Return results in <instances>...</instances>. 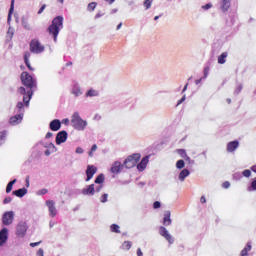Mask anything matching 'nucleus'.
<instances>
[{
    "mask_svg": "<svg viewBox=\"0 0 256 256\" xmlns=\"http://www.w3.org/2000/svg\"><path fill=\"white\" fill-rule=\"evenodd\" d=\"M95 173H97V167L93 166V165H88L87 169H86V181H91V179H93V175H95Z\"/></svg>",
    "mask_w": 256,
    "mask_h": 256,
    "instance_id": "obj_12",
    "label": "nucleus"
},
{
    "mask_svg": "<svg viewBox=\"0 0 256 256\" xmlns=\"http://www.w3.org/2000/svg\"><path fill=\"white\" fill-rule=\"evenodd\" d=\"M132 246H133V243H131V241H124L121 248L124 251H129V249H131Z\"/></svg>",
    "mask_w": 256,
    "mask_h": 256,
    "instance_id": "obj_29",
    "label": "nucleus"
},
{
    "mask_svg": "<svg viewBox=\"0 0 256 256\" xmlns=\"http://www.w3.org/2000/svg\"><path fill=\"white\" fill-rule=\"evenodd\" d=\"M71 93L72 95H74V97H81V95H83V91H81V86H79V84H74Z\"/></svg>",
    "mask_w": 256,
    "mask_h": 256,
    "instance_id": "obj_19",
    "label": "nucleus"
},
{
    "mask_svg": "<svg viewBox=\"0 0 256 256\" xmlns=\"http://www.w3.org/2000/svg\"><path fill=\"white\" fill-rule=\"evenodd\" d=\"M63 29V16H56L51 25L48 27V32L50 35H53V39L57 42V37L59 35V31Z\"/></svg>",
    "mask_w": 256,
    "mask_h": 256,
    "instance_id": "obj_2",
    "label": "nucleus"
},
{
    "mask_svg": "<svg viewBox=\"0 0 256 256\" xmlns=\"http://www.w3.org/2000/svg\"><path fill=\"white\" fill-rule=\"evenodd\" d=\"M108 197H109V194L105 193V194H103V195L100 197V201H101L102 203H107Z\"/></svg>",
    "mask_w": 256,
    "mask_h": 256,
    "instance_id": "obj_39",
    "label": "nucleus"
},
{
    "mask_svg": "<svg viewBox=\"0 0 256 256\" xmlns=\"http://www.w3.org/2000/svg\"><path fill=\"white\" fill-rule=\"evenodd\" d=\"M185 99H186V96L183 95V97L178 101L177 106L181 105V103H183Z\"/></svg>",
    "mask_w": 256,
    "mask_h": 256,
    "instance_id": "obj_56",
    "label": "nucleus"
},
{
    "mask_svg": "<svg viewBox=\"0 0 256 256\" xmlns=\"http://www.w3.org/2000/svg\"><path fill=\"white\" fill-rule=\"evenodd\" d=\"M85 97H99V91L91 88L85 93Z\"/></svg>",
    "mask_w": 256,
    "mask_h": 256,
    "instance_id": "obj_25",
    "label": "nucleus"
},
{
    "mask_svg": "<svg viewBox=\"0 0 256 256\" xmlns=\"http://www.w3.org/2000/svg\"><path fill=\"white\" fill-rule=\"evenodd\" d=\"M16 107H17V109H19L21 111L24 107L23 102H18Z\"/></svg>",
    "mask_w": 256,
    "mask_h": 256,
    "instance_id": "obj_51",
    "label": "nucleus"
},
{
    "mask_svg": "<svg viewBox=\"0 0 256 256\" xmlns=\"http://www.w3.org/2000/svg\"><path fill=\"white\" fill-rule=\"evenodd\" d=\"M242 175H243L244 177H251V170H249V169L244 170V171L242 172Z\"/></svg>",
    "mask_w": 256,
    "mask_h": 256,
    "instance_id": "obj_40",
    "label": "nucleus"
},
{
    "mask_svg": "<svg viewBox=\"0 0 256 256\" xmlns=\"http://www.w3.org/2000/svg\"><path fill=\"white\" fill-rule=\"evenodd\" d=\"M45 203H46V206L48 207L50 217H56L57 207H55V201L47 200Z\"/></svg>",
    "mask_w": 256,
    "mask_h": 256,
    "instance_id": "obj_9",
    "label": "nucleus"
},
{
    "mask_svg": "<svg viewBox=\"0 0 256 256\" xmlns=\"http://www.w3.org/2000/svg\"><path fill=\"white\" fill-rule=\"evenodd\" d=\"M14 7H15V0H12L9 13H8V23H11V15H13Z\"/></svg>",
    "mask_w": 256,
    "mask_h": 256,
    "instance_id": "obj_30",
    "label": "nucleus"
},
{
    "mask_svg": "<svg viewBox=\"0 0 256 256\" xmlns=\"http://www.w3.org/2000/svg\"><path fill=\"white\" fill-rule=\"evenodd\" d=\"M247 255H248L247 250L243 249V250L241 251V256H247Z\"/></svg>",
    "mask_w": 256,
    "mask_h": 256,
    "instance_id": "obj_61",
    "label": "nucleus"
},
{
    "mask_svg": "<svg viewBox=\"0 0 256 256\" xmlns=\"http://www.w3.org/2000/svg\"><path fill=\"white\" fill-rule=\"evenodd\" d=\"M12 195H15L16 197H25L27 195V189L26 188H20L16 191L12 192Z\"/></svg>",
    "mask_w": 256,
    "mask_h": 256,
    "instance_id": "obj_23",
    "label": "nucleus"
},
{
    "mask_svg": "<svg viewBox=\"0 0 256 256\" xmlns=\"http://www.w3.org/2000/svg\"><path fill=\"white\" fill-rule=\"evenodd\" d=\"M223 187H224V189H229V187H231V183L226 181L223 183Z\"/></svg>",
    "mask_w": 256,
    "mask_h": 256,
    "instance_id": "obj_53",
    "label": "nucleus"
},
{
    "mask_svg": "<svg viewBox=\"0 0 256 256\" xmlns=\"http://www.w3.org/2000/svg\"><path fill=\"white\" fill-rule=\"evenodd\" d=\"M14 219H15V212L7 211L2 216V223L3 225H6V226L12 225Z\"/></svg>",
    "mask_w": 256,
    "mask_h": 256,
    "instance_id": "obj_7",
    "label": "nucleus"
},
{
    "mask_svg": "<svg viewBox=\"0 0 256 256\" xmlns=\"http://www.w3.org/2000/svg\"><path fill=\"white\" fill-rule=\"evenodd\" d=\"M177 153L183 158L185 159L187 157V152L184 149H178Z\"/></svg>",
    "mask_w": 256,
    "mask_h": 256,
    "instance_id": "obj_37",
    "label": "nucleus"
},
{
    "mask_svg": "<svg viewBox=\"0 0 256 256\" xmlns=\"http://www.w3.org/2000/svg\"><path fill=\"white\" fill-rule=\"evenodd\" d=\"M22 27L27 31H31V24H29V20L25 16L22 17Z\"/></svg>",
    "mask_w": 256,
    "mask_h": 256,
    "instance_id": "obj_26",
    "label": "nucleus"
},
{
    "mask_svg": "<svg viewBox=\"0 0 256 256\" xmlns=\"http://www.w3.org/2000/svg\"><path fill=\"white\" fill-rule=\"evenodd\" d=\"M121 169H123V164H121L119 161H116L112 164L111 173L117 175L118 173H121Z\"/></svg>",
    "mask_w": 256,
    "mask_h": 256,
    "instance_id": "obj_15",
    "label": "nucleus"
},
{
    "mask_svg": "<svg viewBox=\"0 0 256 256\" xmlns=\"http://www.w3.org/2000/svg\"><path fill=\"white\" fill-rule=\"evenodd\" d=\"M200 203H207V199H205V196H201Z\"/></svg>",
    "mask_w": 256,
    "mask_h": 256,
    "instance_id": "obj_59",
    "label": "nucleus"
},
{
    "mask_svg": "<svg viewBox=\"0 0 256 256\" xmlns=\"http://www.w3.org/2000/svg\"><path fill=\"white\" fill-rule=\"evenodd\" d=\"M11 201H13V198H11L10 196H7V197L3 200V203H4V205H7V204L11 203Z\"/></svg>",
    "mask_w": 256,
    "mask_h": 256,
    "instance_id": "obj_41",
    "label": "nucleus"
},
{
    "mask_svg": "<svg viewBox=\"0 0 256 256\" xmlns=\"http://www.w3.org/2000/svg\"><path fill=\"white\" fill-rule=\"evenodd\" d=\"M9 239V229L3 228L0 230V247H3Z\"/></svg>",
    "mask_w": 256,
    "mask_h": 256,
    "instance_id": "obj_10",
    "label": "nucleus"
},
{
    "mask_svg": "<svg viewBox=\"0 0 256 256\" xmlns=\"http://www.w3.org/2000/svg\"><path fill=\"white\" fill-rule=\"evenodd\" d=\"M36 256H45V251L43 250V248H40L37 253Z\"/></svg>",
    "mask_w": 256,
    "mask_h": 256,
    "instance_id": "obj_45",
    "label": "nucleus"
},
{
    "mask_svg": "<svg viewBox=\"0 0 256 256\" xmlns=\"http://www.w3.org/2000/svg\"><path fill=\"white\" fill-rule=\"evenodd\" d=\"M139 159H141V154H133L127 157V159L124 161V166L126 169H133L135 165L139 163Z\"/></svg>",
    "mask_w": 256,
    "mask_h": 256,
    "instance_id": "obj_4",
    "label": "nucleus"
},
{
    "mask_svg": "<svg viewBox=\"0 0 256 256\" xmlns=\"http://www.w3.org/2000/svg\"><path fill=\"white\" fill-rule=\"evenodd\" d=\"M75 153H77L78 155H83V153H85V150H83L82 147H77Z\"/></svg>",
    "mask_w": 256,
    "mask_h": 256,
    "instance_id": "obj_42",
    "label": "nucleus"
},
{
    "mask_svg": "<svg viewBox=\"0 0 256 256\" xmlns=\"http://www.w3.org/2000/svg\"><path fill=\"white\" fill-rule=\"evenodd\" d=\"M211 7H213V4L208 3V4H206V5H203V6H202V9H204V11H208V9H211Z\"/></svg>",
    "mask_w": 256,
    "mask_h": 256,
    "instance_id": "obj_44",
    "label": "nucleus"
},
{
    "mask_svg": "<svg viewBox=\"0 0 256 256\" xmlns=\"http://www.w3.org/2000/svg\"><path fill=\"white\" fill-rule=\"evenodd\" d=\"M5 139H7V130L0 132V145L5 143Z\"/></svg>",
    "mask_w": 256,
    "mask_h": 256,
    "instance_id": "obj_31",
    "label": "nucleus"
},
{
    "mask_svg": "<svg viewBox=\"0 0 256 256\" xmlns=\"http://www.w3.org/2000/svg\"><path fill=\"white\" fill-rule=\"evenodd\" d=\"M91 151L94 152V153H95V151H97V146H96V144H94V145L92 146Z\"/></svg>",
    "mask_w": 256,
    "mask_h": 256,
    "instance_id": "obj_63",
    "label": "nucleus"
},
{
    "mask_svg": "<svg viewBox=\"0 0 256 256\" xmlns=\"http://www.w3.org/2000/svg\"><path fill=\"white\" fill-rule=\"evenodd\" d=\"M176 167H177V169H183V167H185V161H183V160H178V161L176 162Z\"/></svg>",
    "mask_w": 256,
    "mask_h": 256,
    "instance_id": "obj_35",
    "label": "nucleus"
},
{
    "mask_svg": "<svg viewBox=\"0 0 256 256\" xmlns=\"http://www.w3.org/2000/svg\"><path fill=\"white\" fill-rule=\"evenodd\" d=\"M41 145H43V147H45V149H50L51 145H55L53 143H41Z\"/></svg>",
    "mask_w": 256,
    "mask_h": 256,
    "instance_id": "obj_48",
    "label": "nucleus"
},
{
    "mask_svg": "<svg viewBox=\"0 0 256 256\" xmlns=\"http://www.w3.org/2000/svg\"><path fill=\"white\" fill-rule=\"evenodd\" d=\"M21 81L22 84L29 90L27 91L25 87L22 86L18 88V93H20V95H24L23 103H25L26 107H29V101H31V98L33 97L32 89L37 87V80H35L32 75H29V73L22 72Z\"/></svg>",
    "mask_w": 256,
    "mask_h": 256,
    "instance_id": "obj_1",
    "label": "nucleus"
},
{
    "mask_svg": "<svg viewBox=\"0 0 256 256\" xmlns=\"http://www.w3.org/2000/svg\"><path fill=\"white\" fill-rule=\"evenodd\" d=\"M153 207L154 209H159L161 207V202L159 201L154 202Z\"/></svg>",
    "mask_w": 256,
    "mask_h": 256,
    "instance_id": "obj_46",
    "label": "nucleus"
},
{
    "mask_svg": "<svg viewBox=\"0 0 256 256\" xmlns=\"http://www.w3.org/2000/svg\"><path fill=\"white\" fill-rule=\"evenodd\" d=\"M28 229H29V227L27 226V222L20 221L16 226V236L19 239H23L25 237V235H27Z\"/></svg>",
    "mask_w": 256,
    "mask_h": 256,
    "instance_id": "obj_5",
    "label": "nucleus"
},
{
    "mask_svg": "<svg viewBox=\"0 0 256 256\" xmlns=\"http://www.w3.org/2000/svg\"><path fill=\"white\" fill-rule=\"evenodd\" d=\"M103 189V185H99L98 187L94 188V192L99 193Z\"/></svg>",
    "mask_w": 256,
    "mask_h": 256,
    "instance_id": "obj_54",
    "label": "nucleus"
},
{
    "mask_svg": "<svg viewBox=\"0 0 256 256\" xmlns=\"http://www.w3.org/2000/svg\"><path fill=\"white\" fill-rule=\"evenodd\" d=\"M83 195L93 196L95 195V184L88 185L82 190Z\"/></svg>",
    "mask_w": 256,
    "mask_h": 256,
    "instance_id": "obj_17",
    "label": "nucleus"
},
{
    "mask_svg": "<svg viewBox=\"0 0 256 256\" xmlns=\"http://www.w3.org/2000/svg\"><path fill=\"white\" fill-rule=\"evenodd\" d=\"M51 137H53V133L52 132H48L45 136V139H51Z\"/></svg>",
    "mask_w": 256,
    "mask_h": 256,
    "instance_id": "obj_57",
    "label": "nucleus"
},
{
    "mask_svg": "<svg viewBox=\"0 0 256 256\" xmlns=\"http://www.w3.org/2000/svg\"><path fill=\"white\" fill-rule=\"evenodd\" d=\"M62 123L64 124V125H69V119H63L62 120Z\"/></svg>",
    "mask_w": 256,
    "mask_h": 256,
    "instance_id": "obj_62",
    "label": "nucleus"
},
{
    "mask_svg": "<svg viewBox=\"0 0 256 256\" xmlns=\"http://www.w3.org/2000/svg\"><path fill=\"white\" fill-rule=\"evenodd\" d=\"M251 171H253L254 173H256V165L251 167Z\"/></svg>",
    "mask_w": 256,
    "mask_h": 256,
    "instance_id": "obj_64",
    "label": "nucleus"
},
{
    "mask_svg": "<svg viewBox=\"0 0 256 256\" xmlns=\"http://www.w3.org/2000/svg\"><path fill=\"white\" fill-rule=\"evenodd\" d=\"M16 183H17V179H14V180L10 181L7 184L6 193H11V191H13V185H15Z\"/></svg>",
    "mask_w": 256,
    "mask_h": 256,
    "instance_id": "obj_28",
    "label": "nucleus"
},
{
    "mask_svg": "<svg viewBox=\"0 0 256 256\" xmlns=\"http://www.w3.org/2000/svg\"><path fill=\"white\" fill-rule=\"evenodd\" d=\"M119 229H120V227L117 224H112L110 226V230L112 231V233H121V230H119Z\"/></svg>",
    "mask_w": 256,
    "mask_h": 256,
    "instance_id": "obj_33",
    "label": "nucleus"
},
{
    "mask_svg": "<svg viewBox=\"0 0 256 256\" xmlns=\"http://www.w3.org/2000/svg\"><path fill=\"white\" fill-rule=\"evenodd\" d=\"M29 57H31V53L25 52L24 53V60H29Z\"/></svg>",
    "mask_w": 256,
    "mask_h": 256,
    "instance_id": "obj_55",
    "label": "nucleus"
},
{
    "mask_svg": "<svg viewBox=\"0 0 256 256\" xmlns=\"http://www.w3.org/2000/svg\"><path fill=\"white\" fill-rule=\"evenodd\" d=\"M239 147V141H232L227 144L228 153H233V151L237 150Z\"/></svg>",
    "mask_w": 256,
    "mask_h": 256,
    "instance_id": "obj_21",
    "label": "nucleus"
},
{
    "mask_svg": "<svg viewBox=\"0 0 256 256\" xmlns=\"http://www.w3.org/2000/svg\"><path fill=\"white\" fill-rule=\"evenodd\" d=\"M189 175H191V172L187 169H183L178 176L179 181L183 182L185 181V179H187V177H189Z\"/></svg>",
    "mask_w": 256,
    "mask_h": 256,
    "instance_id": "obj_22",
    "label": "nucleus"
},
{
    "mask_svg": "<svg viewBox=\"0 0 256 256\" xmlns=\"http://www.w3.org/2000/svg\"><path fill=\"white\" fill-rule=\"evenodd\" d=\"M47 193H48V190L43 188L37 192V195H47Z\"/></svg>",
    "mask_w": 256,
    "mask_h": 256,
    "instance_id": "obj_43",
    "label": "nucleus"
},
{
    "mask_svg": "<svg viewBox=\"0 0 256 256\" xmlns=\"http://www.w3.org/2000/svg\"><path fill=\"white\" fill-rule=\"evenodd\" d=\"M30 51L31 53L39 55V53H43V51H45V46H43L39 40H32L30 43Z\"/></svg>",
    "mask_w": 256,
    "mask_h": 256,
    "instance_id": "obj_6",
    "label": "nucleus"
},
{
    "mask_svg": "<svg viewBox=\"0 0 256 256\" xmlns=\"http://www.w3.org/2000/svg\"><path fill=\"white\" fill-rule=\"evenodd\" d=\"M147 163H149V156H145L141 162L137 165L138 171H145V168L147 167Z\"/></svg>",
    "mask_w": 256,
    "mask_h": 256,
    "instance_id": "obj_20",
    "label": "nucleus"
},
{
    "mask_svg": "<svg viewBox=\"0 0 256 256\" xmlns=\"http://www.w3.org/2000/svg\"><path fill=\"white\" fill-rule=\"evenodd\" d=\"M39 245H41V241L30 243V247H37V246H39Z\"/></svg>",
    "mask_w": 256,
    "mask_h": 256,
    "instance_id": "obj_52",
    "label": "nucleus"
},
{
    "mask_svg": "<svg viewBox=\"0 0 256 256\" xmlns=\"http://www.w3.org/2000/svg\"><path fill=\"white\" fill-rule=\"evenodd\" d=\"M143 5L147 11V10L151 9V5H153V0H145L143 2Z\"/></svg>",
    "mask_w": 256,
    "mask_h": 256,
    "instance_id": "obj_34",
    "label": "nucleus"
},
{
    "mask_svg": "<svg viewBox=\"0 0 256 256\" xmlns=\"http://www.w3.org/2000/svg\"><path fill=\"white\" fill-rule=\"evenodd\" d=\"M171 223H172L171 211L167 210L164 212L163 225H165V227H169Z\"/></svg>",
    "mask_w": 256,
    "mask_h": 256,
    "instance_id": "obj_18",
    "label": "nucleus"
},
{
    "mask_svg": "<svg viewBox=\"0 0 256 256\" xmlns=\"http://www.w3.org/2000/svg\"><path fill=\"white\" fill-rule=\"evenodd\" d=\"M47 7V5H45V4H43L42 6H41V8L39 9V11H38V15H41V13H43V11H45V8Z\"/></svg>",
    "mask_w": 256,
    "mask_h": 256,
    "instance_id": "obj_50",
    "label": "nucleus"
},
{
    "mask_svg": "<svg viewBox=\"0 0 256 256\" xmlns=\"http://www.w3.org/2000/svg\"><path fill=\"white\" fill-rule=\"evenodd\" d=\"M67 131L62 130L60 132L57 133L56 135V145H61V143H65V141H67Z\"/></svg>",
    "mask_w": 256,
    "mask_h": 256,
    "instance_id": "obj_11",
    "label": "nucleus"
},
{
    "mask_svg": "<svg viewBox=\"0 0 256 256\" xmlns=\"http://www.w3.org/2000/svg\"><path fill=\"white\" fill-rule=\"evenodd\" d=\"M159 233L161 237H164V239H166V241H168L170 245H173V243H175V239L171 234H169V231L167 230V228L160 226Z\"/></svg>",
    "mask_w": 256,
    "mask_h": 256,
    "instance_id": "obj_8",
    "label": "nucleus"
},
{
    "mask_svg": "<svg viewBox=\"0 0 256 256\" xmlns=\"http://www.w3.org/2000/svg\"><path fill=\"white\" fill-rule=\"evenodd\" d=\"M207 75H209V68H204V77L202 79H207Z\"/></svg>",
    "mask_w": 256,
    "mask_h": 256,
    "instance_id": "obj_47",
    "label": "nucleus"
},
{
    "mask_svg": "<svg viewBox=\"0 0 256 256\" xmlns=\"http://www.w3.org/2000/svg\"><path fill=\"white\" fill-rule=\"evenodd\" d=\"M51 153H57V147L55 145H50V149H47L44 152V155H46V157H49V155H51Z\"/></svg>",
    "mask_w": 256,
    "mask_h": 256,
    "instance_id": "obj_27",
    "label": "nucleus"
},
{
    "mask_svg": "<svg viewBox=\"0 0 256 256\" xmlns=\"http://www.w3.org/2000/svg\"><path fill=\"white\" fill-rule=\"evenodd\" d=\"M95 7H97V2H91L88 4V11H95Z\"/></svg>",
    "mask_w": 256,
    "mask_h": 256,
    "instance_id": "obj_36",
    "label": "nucleus"
},
{
    "mask_svg": "<svg viewBox=\"0 0 256 256\" xmlns=\"http://www.w3.org/2000/svg\"><path fill=\"white\" fill-rule=\"evenodd\" d=\"M103 181H105V175H103V174H99L97 176V178L95 179V183L98 185H101V183H103Z\"/></svg>",
    "mask_w": 256,
    "mask_h": 256,
    "instance_id": "obj_32",
    "label": "nucleus"
},
{
    "mask_svg": "<svg viewBox=\"0 0 256 256\" xmlns=\"http://www.w3.org/2000/svg\"><path fill=\"white\" fill-rule=\"evenodd\" d=\"M103 13L101 12H98L96 15H95V19H99V17H103Z\"/></svg>",
    "mask_w": 256,
    "mask_h": 256,
    "instance_id": "obj_60",
    "label": "nucleus"
},
{
    "mask_svg": "<svg viewBox=\"0 0 256 256\" xmlns=\"http://www.w3.org/2000/svg\"><path fill=\"white\" fill-rule=\"evenodd\" d=\"M49 129L51 131H59V129H61V120L59 119L52 120L49 124Z\"/></svg>",
    "mask_w": 256,
    "mask_h": 256,
    "instance_id": "obj_14",
    "label": "nucleus"
},
{
    "mask_svg": "<svg viewBox=\"0 0 256 256\" xmlns=\"http://www.w3.org/2000/svg\"><path fill=\"white\" fill-rule=\"evenodd\" d=\"M137 256H143V251H141V248L137 249Z\"/></svg>",
    "mask_w": 256,
    "mask_h": 256,
    "instance_id": "obj_58",
    "label": "nucleus"
},
{
    "mask_svg": "<svg viewBox=\"0 0 256 256\" xmlns=\"http://www.w3.org/2000/svg\"><path fill=\"white\" fill-rule=\"evenodd\" d=\"M71 126L76 129V131H85V128L87 127V121L81 118L79 112H74L71 117Z\"/></svg>",
    "mask_w": 256,
    "mask_h": 256,
    "instance_id": "obj_3",
    "label": "nucleus"
},
{
    "mask_svg": "<svg viewBox=\"0 0 256 256\" xmlns=\"http://www.w3.org/2000/svg\"><path fill=\"white\" fill-rule=\"evenodd\" d=\"M219 8L222 13H227L231 8V0H221L219 3Z\"/></svg>",
    "mask_w": 256,
    "mask_h": 256,
    "instance_id": "obj_13",
    "label": "nucleus"
},
{
    "mask_svg": "<svg viewBox=\"0 0 256 256\" xmlns=\"http://www.w3.org/2000/svg\"><path fill=\"white\" fill-rule=\"evenodd\" d=\"M241 91H243V85H242V84H239V85L236 87L234 93H235V95H239V93H241Z\"/></svg>",
    "mask_w": 256,
    "mask_h": 256,
    "instance_id": "obj_38",
    "label": "nucleus"
},
{
    "mask_svg": "<svg viewBox=\"0 0 256 256\" xmlns=\"http://www.w3.org/2000/svg\"><path fill=\"white\" fill-rule=\"evenodd\" d=\"M23 121V113L17 114L10 118V125H19Z\"/></svg>",
    "mask_w": 256,
    "mask_h": 256,
    "instance_id": "obj_16",
    "label": "nucleus"
},
{
    "mask_svg": "<svg viewBox=\"0 0 256 256\" xmlns=\"http://www.w3.org/2000/svg\"><path fill=\"white\" fill-rule=\"evenodd\" d=\"M228 53L227 52H223L219 57H218V63L219 65H225V63L227 62V57H228Z\"/></svg>",
    "mask_w": 256,
    "mask_h": 256,
    "instance_id": "obj_24",
    "label": "nucleus"
},
{
    "mask_svg": "<svg viewBox=\"0 0 256 256\" xmlns=\"http://www.w3.org/2000/svg\"><path fill=\"white\" fill-rule=\"evenodd\" d=\"M251 247H252L251 242H248L244 250L249 253V251L251 250Z\"/></svg>",
    "mask_w": 256,
    "mask_h": 256,
    "instance_id": "obj_49",
    "label": "nucleus"
}]
</instances>
